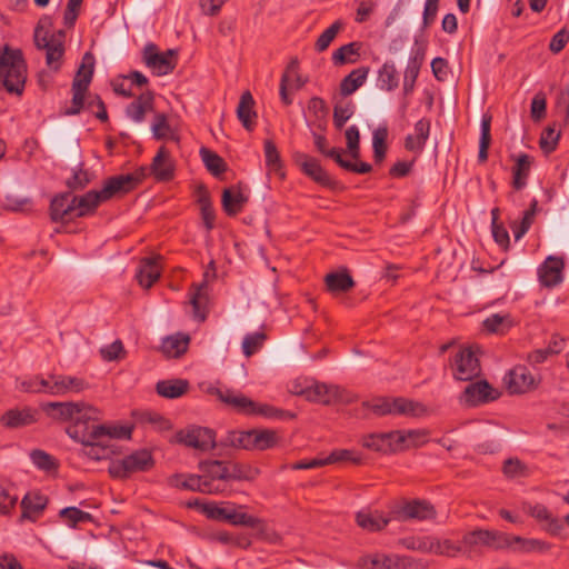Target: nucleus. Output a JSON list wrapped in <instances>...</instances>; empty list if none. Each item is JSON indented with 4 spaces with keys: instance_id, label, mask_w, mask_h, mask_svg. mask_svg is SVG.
<instances>
[{
    "instance_id": "obj_64",
    "label": "nucleus",
    "mask_w": 569,
    "mask_h": 569,
    "mask_svg": "<svg viewBox=\"0 0 569 569\" xmlns=\"http://www.w3.org/2000/svg\"><path fill=\"white\" fill-rule=\"evenodd\" d=\"M93 179V174L82 168H79L72 177L67 180V186L71 190L84 189Z\"/></svg>"
},
{
    "instance_id": "obj_53",
    "label": "nucleus",
    "mask_w": 569,
    "mask_h": 569,
    "mask_svg": "<svg viewBox=\"0 0 569 569\" xmlns=\"http://www.w3.org/2000/svg\"><path fill=\"white\" fill-rule=\"evenodd\" d=\"M201 159L207 170L214 177H219L227 170L224 160L216 152L202 147L200 149Z\"/></svg>"
},
{
    "instance_id": "obj_13",
    "label": "nucleus",
    "mask_w": 569,
    "mask_h": 569,
    "mask_svg": "<svg viewBox=\"0 0 569 569\" xmlns=\"http://www.w3.org/2000/svg\"><path fill=\"white\" fill-rule=\"evenodd\" d=\"M402 436L397 430L389 432L370 433L363 436L361 443L365 448L381 452L396 453L399 451V443L402 442Z\"/></svg>"
},
{
    "instance_id": "obj_1",
    "label": "nucleus",
    "mask_w": 569,
    "mask_h": 569,
    "mask_svg": "<svg viewBox=\"0 0 569 569\" xmlns=\"http://www.w3.org/2000/svg\"><path fill=\"white\" fill-rule=\"evenodd\" d=\"M27 81V63L20 49L0 47V82L12 94L21 96Z\"/></svg>"
},
{
    "instance_id": "obj_61",
    "label": "nucleus",
    "mask_w": 569,
    "mask_h": 569,
    "mask_svg": "<svg viewBox=\"0 0 569 569\" xmlns=\"http://www.w3.org/2000/svg\"><path fill=\"white\" fill-rule=\"evenodd\" d=\"M353 103L351 101L339 102L333 108V123L338 129H341L345 123L353 114Z\"/></svg>"
},
{
    "instance_id": "obj_8",
    "label": "nucleus",
    "mask_w": 569,
    "mask_h": 569,
    "mask_svg": "<svg viewBox=\"0 0 569 569\" xmlns=\"http://www.w3.org/2000/svg\"><path fill=\"white\" fill-rule=\"evenodd\" d=\"M142 60L156 76H166L176 69L178 63V51L174 49H168L160 52L154 43H148L143 48Z\"/></svg>"
},
{
    "instance_id": "obj_34",
    "label": "nucleus",
    "mask_w": 569,
    "mask_h": 569,
    "mask_svg": "<svg viewBox=\"0 0 569 569\" xmlns=\"http://www.w3.org/2000/svg\"><path fill=\"white\" fill-rule=\"evenodd\" d=\"M430 120L427 118L420 119L415 124V133L408 134L405 139V148L408 151L420 152L430 134Z\"/></svg>"
},
{
    "instance_id": "obj_44",
    "label": "nucleus",
    "mask_w": 569,
    "mask_h": 569,
    "mask_svg": "<svg viewBox=\"0 0 569 569\" xmlns=\"http://www.w3.org/2000/svg\"><path fill=\"white\" fill-rule=\"evenodd\" d=\"M80 443L83 445L82 453L92 460L108 459L114 453L112 446L100 437L94 441H80Z\"/></svg>"
},
{
    "instance_id": "obj_33",
    "label": "nucleus",
    "mask_w": 569,
    "mask_h": 569,
    "mask_svg": "<svg viewBox=\"0 0 569 569\" xmlns=\"http://www.w3.org/2000/svg\"><path fill=\"white\" fill-rule=\"evenodd\" d=\"M130 179L131 178L126 177L124 174L108 178L104 181L102 189L99 191L102 200L108 201L112 198L130 192L132 190L130 187Z\"/></svg>"
},
{
    "instance_id": "obj_23",
    "label": "nucleus",
    "mask_w": 569,
    "mask_h": 569,
    "mask_svg": "<svg viewBox=\"0 0 569 569\" xmlns=\"http://www.w3.org/2000/svg\"><path fill=\"white\" fill-rule=\"evenodd\" d=\"M89 385L79 377L54 375L53 383L51 386V396H66L69 393H80L88 389Z\"/></svg>"
},
{
    "instance_id": "obj_31",
    "label": "nucleus",
    "mask_w": 569,
    "mask_h": 569,
    "mask_svg": "<svg viewBox=\"0 0 569 569\" xmlns=\"http://www.w3.org/2000/svg\"><path fill=\"white\" fill-rule=\"evenodd\" d=\"M154 96L151 91L142 92L126 108V114L136 123H141L148 111L152 110Z\"/></svg>"
},
{
    "instance_id": "obj_43",
    "label": "nucleus",
    "mask_w": 569,
    "mask_h": 569,
    "mask_svg": "<svg viewBox=\"0 0 569 569\" xmlns=\"http://www.w3.org/2000/svg\"><path fill=\"white\" fill-rule=\"evenodd\" d=\"M123 459L127 463L130 475L134 472L148 471L154 465L151 452L146 449L134 451Z\"/></svg>"
},
{
    "instance_id": "obj_51",
    "label": "nucleus",
    "mask_w": 569,
    "mask_h": 569,
    "mask_svg": "<svg viewBox=\"0 0 569 569\" xmlns=\"http://www.w3.org/2000/svg\"><path fill=\"white\" fill-rule=\"evenodd\" d=\"M379 87L386 91L398 88V72L393 62H385L378 71Z\"/></svg>"
},
{
    "instance_id": "obj_11",
    "label": "nucleus",
    "mask_w": 569,
    "mask_h": 569,
    "mask_svg": "<svg viewBox=\"0 0 569 569\" xmlns=\"http://www.w3.org/2000/svg\"><path fill=\"white\" fill-rule=\"evenodd\" d=\"M94 415L87 417H76L73 423L67 428V433L77 441H94L98 432L103 429L96 422L101 419V412L99 409L92 407Z\"/></svg>"
},
{
    "instance_id": "obj_62",
    "label": "nucleus",
    "mask_w": 569,
    "mask_h": 569,
    "mask_svg": "<svg viewBox=\"0 0 569 569\" xmlns=\"http://www.w3.org/2000/svg\"><path fill=\"white\" fill-rule=\"evenodd\" d=\"M266 338L267 337L263 332L247 335L242 341V351L244 356L251 357L256 353L263 346Z\"/></svg>"
},
{
    "instance_id": "obj_24",
    "label": "nucleus",
    "mask_w": 569,
    "mask_h": 569,
    "mask_svg": "<svg viewBox=\"0 0 569 569\" xmlns=\"http://www.w3.org/2000/svg\"><path fill=\"white\" fill-rule=\"evenodd\" d=\"M73 196L69 192L56 196L50 203V217L52 221H69L76 218Z\"/></svg>"
},
{
    "instance_id": "obj_40",
    "label": "nucleus",
    "mask_w": 569,
    "mask_h": 569,
    "mask_svg": "<svg viewBox=\"0 0 569 569\" xmlns=\"http://www.w3.org/2000/svg\"><path fill=\"white\" fill-rule=\"evenodd\" d=\"M550 549V545L540 539H528L520 536L511 535L510 549L515 552L529 553V552H546Z\"/></svg>"
},
{
    "instance_id": "obj_7",
    "label": "nucleus",
    "mask_w": 569,
    "mask_h": 569,
    "mask_svg": "<svg viewBox=\"0 0 569 569\" xmlns=\"http://www.w3.org/2000/svg\"><path fill=\"white\" fill-rule=\"evenodd\" d=\"M361 569H420L421 563L408 556L372 553L358 561Z\"/></svg>"
},
{
    "instance_id": "obj_22",
    "label": "nucleus",
    "mask_w": 569,
    "mask_h": 569,
    "mask_svg": "<svg viewBox=\"0 0 569 569\" xmlns=\"http://www.w3.org/2000/svg\"><path fill=\"white\" fill-rule=\"evenodd\" d=\"M563 267L561 258L548 257L538 270L541 284L548 288L559 284L562 281Z\"/></svg>"
},
{
    "instance_id": "obj_15",
    "label": "nucleus",
    "mask_w": 569,
    "mask_h": 569,
    "mask_svg": "<svg viewBox=\"0 0 569 569\" xmlns=\"http://www.w3.org/2000/svg\"><path fill=\"white\" fill-rule=\"evenodd\" d=\"M505 382L512 395L526 393L537 387L535 377L523 366L511 369L505 377Z\"/></svg>"
},
{
    "instance_id": "obj_47",
    "label": "nucleus",
    "mask_w": 569,
    "mask_h": 569,
    "mask_svg": "<svg viewBox=\"0 0 569 569\" xmlns=\"http://www.w3.org/2000/svg\"><path fill=\"white\" fill-rule=\"evenodd\" d=\"M328 290L332 293L347 292L355 286L348 271L328 273L325 278Z\"/></svg>"
},
{
    "instance_id": "obj_48",
    "label": "nucleus",
    "mask_w": 569,
    "mask_h": 569,
    "mask_svg": "<svg viewBox=\"0 0 569 569\" xmlns=\"http://www.w3.org/2000/svg\"><path fill=\"white\" fill-rule=\"evenodd\" d=\"M430 553L446 556V557H456L460 552H465L463 545L456 543L450 539L440 540L438 538L430 537Z\"/></svg>"
},
{
    "instance_id": "obj_14",
    "label": "nucleus",
    "mask_w": 569,
    "mask_h": 569,
    "mask_svg": "<svg viewBox=\"0 0 569 569\" xmlns=\"http://www.w3.org/2000/svg\"><path fill=\"white\" fill-rule=\"evenodd\" d=\"M295 160L302 172L311 178L315 182L326 188L335 187L336 181L321 167L320 162L316 158H312L306 153H297L295 156Z\"/></svg>"
},
{
    "instance_id": "obj_35",
    "label": "nucleus",
    "mask_w": 569,
    "mask_h": 569,
    "mask_svg": "<svg viewBox=\"0 0 569 569\" xmlns=\"http://www.w3.org/2000/svg\"><path fill=\"white\" fill-rule=\"evenodd\" d=\"M529 513L536 520L542 523V528L552 536H557L563 529L560 520L552 516L548 508L541 503H537L529 509Z\"/></svg>"
},
{
    "instance_id": "obj_19",
    "label": "nucleus",
    "mask_w": 569,
    "mask_h": 569,
    "mask_svg": "<svg viewBox=\"0 0 569 569\" xmlns=\"http://www.w3.org/2000/svg\"><path fill=\"white\" fill-rule=\"evenodd\" d=\"M499 397V392L493 389L486 380L468 385L463 391L465 402L469 406L493 401Z\"/></svg>"
},
{
    "instance_id": "obj_6",
    "label": "nucleus",
    "mask_w": 569,
    "mask_h": 569,
    "mask_svg": "<svg viewBox=\"0 0 569 569\" xmlns=\"http://www.w3.org/2000/svg\"><path fill=\"white\" fill-rule=\"evenodd\" d=\"M64 31L59 30L49 34L43 28L38 27L34 31V43L38 49L46 50V62L53 71L60 69L61 60L64 53Z\"/></svg>"
},
{
    "instance_id": "obj_17",
    "label": "nucleus",
    "mask_w": 569,
    "mask_h": 569,
    "mask_svg": "<svg viewBox=\"0 0 569 569\" xmlns=\"http://www.w3.org/2000/svg\"><path fill=\"white\" fill-rule=\"evenodd\" d=\"M169 483L176 488L207 495H217L221 490V488L213 487L210 482H207L203 475H173L169 478Z\"/></svg>"
},
{
    "instance_id": "obj_58",
    "label": "nucleus",
    "mask_w": 569,
    "mask_h": 569,
    "mask_svg": "<svg viewBox=\"0 0 569 569\" xmlns=\"http://www.w3.org/2000/svg\"><path fill=\"white\" fill-rule=\"evenodd\" d=\"M512 326V321L508 315H491L483 321V327L492 333H505Z\"/></svg>"
},
{
    "instance_id": "obj_26",
    "label": "nucleus",
    "mask_w": 569,
    "mask_h": 569,
    "mask_svg": "<svg viewBox=\"0 0 569 569\" xmlns=\"http://www.w3.org/2000/svg\"><path fill=\"white\" fill-rule=\"evenodd\" d=\"M425 61V49L417 48L413 50L403 74V93L409 96L416 86L420 68Z\"/></svg>"
},
{
    "instance_id": "obj_38",
    "label": "nucleus",
    "mask_w": 569,
    "mask_h": 569,
    "mask_svg": "<svg viewBox=\"0 0 569 569\" xmlns=\"http://www.w3.org/2000/svg\"><path fill=\"white\" fill-rule=\"evenodd\" d=\"M190 338L184 333L166 337L161 343V351L167 358H179L187 352Z\"/></svg>"
},
{
    "instance_id": "obj_9",
    "label": "nucleus",
    "mask_w": 569,
    "mask_h": 569,
    "mask_svg": "<svg viewBox=\"0 0 569 569\" xmlns=\"http://www.w3.org/2000/svg\"><path fill=\"white\" fill-rule=\"evenodd\" d=\"M42 411L52 420L60 422L73 421L76 417H87L94 415L92 406L86 402H46L41 405Z\"/></svg>"
},
{
    "instance_id": "obj_5",
    "label": "nucleus",
    "mask_w": 569,
    "mask_h": 569,
    "mask_svg": "<svg viewBox=\"0 0 569 569\" xmlns=\"http://www.w3.org/2000/svg\"><path fill=\"white\" fill-rule=\"evenodd\" d=\"M362 406L371 410L378 417L387 415L417 416L423 411V407L420 403L406 398L391 399L379 397L362 402Z\"/></svg>"
},
{
    "instance_id": "obj_10",
    "label": "nucleus",
    "mask_w": 569,
    "mask_h": 569,
    "mask_svg": "<svg viewBox=\"0 0 569 569\" xmlns=\"http://www.w3.org/2000/svg\"><path fill=\"white\" fill-rule=\"evenodd\" d=\"M450 368L453 378L460 381H471L481 373L480 360L470 347L459 349Z\"/></svg>"
},
{
    "instance_id": "obj_59",
    "label": "nucleus",
    "mask_w": 569,
    "mask_h": 569,
    "mask_svg": "<svg viewBox=\"0 0 569 569\" xmlns=\"http://www.w3.org/2000/svg\"><path fill=\"white\" fill-rule=\"evenodd\" d=\"M323 459L326 466L345 461H350L355 465L361 463V457L357 455L356 451L349 449L333 450L327 458Z\"/></svg>"
},
{
    "instance_id": "obj_49",
    "label": "nucleus",
    "mask_w": 569,
    "mask_h": 569,
    "mask_svg": "<svg viewBox=\"0 0 569 569\" xmlns=\"http://www.w3.org/2000/svg\"><path fill=\"white\" fill-rule=\"evenodd\" d=\"M260 473V470L248 463L228 462V481L244 480L253 481Z\"/></svg>"
},
{
    "instance_id": "obj_42",
    "label": "nucleus",
    "mask_w": 569,
    "mask_h": 569,
    "mask_svg": "<svg viewBox=\"0 0 569 569\" xmlns=\"http://www.w3.org/2000/svg\"><path fill=\"white\" fill-rule=\"evenodd\" d=\"M47 498L38 493H28L21 501V518L34 520L46 508Z\"/></svg>"
},
{
    "instance_id": "obj_20",
    "label": "nucleus",
    "mask_w": 569,
    "mask_h": 569,
    "mask_svg": "<svg viewBox=\"0 0 569 569\" xmlns=\"http://www.w3.org/2000/svg\"><path fill=\"white\" fill-rule=\"evenodd\" d=\"M161 256L142 258L136 273L139 284L149 289L161 276Z\"/></svg>"
},
{
    "instance_id": "obj_54",
    "label": "nucleus",
    "mask_w": 569,
    "mask_h": 569,
    "mask_svg": "<svg viewBox=\"0 0 569 569\" xmlns=\"http://www.w3.org/2000/svg\"><path fill=\"white\" fill-rule=\"evenodd\" d=\"M346 23L342 20H336L330 27H328L317 39L315 49L318 52L326 51L331 42L336 39L338 33L345 29Z\"/></svg>"
},
{
    "instance_id": "obj_21",
    "label": "nucleus",
    "mask_w": 569,
    "mask_h": 569,
    "mask_svg": "<svg viewBox=\"0 0 569 569\" xmlns=\"http://www.w3.org/2000/svg\"><path fill=\"white\" fill-rule=\"evenodd\" d=\"M149 173L154 177L157 181H170L174 176V164L170 158L169 151L164 147H160L157 154L153 157L149 168Z\"/></svg>"
},
{
    "instance_id": "obj_39",
    "label": "nucleus",
    "mask_w": 569,
    "mask_h": 569,
    "mask_svg": "<svg viewBox=\"0 0 569 569\" xmlns=\"http://www.w3.org/2000/svg\"><path fill=\"white\" fill-rule=\"evenodd\" d=\"M76 217H84L94 212L97 207L104 202L99 191L90 190L82 196H73Z\"/></svg>"
},
{
    "instance_id": "obj_2",
    "label": "nucleus",
    "mask_w": 569,
    "mask_h": 569,
    "mask_svg": "<svg viewBox=\"0 0 569 569\" xmlns=\"http://www.w3.org/2000/svg\"><path fill=\"white\" fill-rule=\"evenodd\" d=\"M511 535L489 529H476L463 535L461 543L465 547V553L472 556L479 553L481 548L501 551L510 549Z\"/></svg>"
},
{
    "instance_id": "obj_29",
    "label": "nucleus",
    "mask_w": 569,
    "mask_h": 569,
    "mask_svg": "<svg viewBox=\"0 0 569 569\" xmlns=\"http://www.w3.org/2000/svg\"><path fill=\"white\" fill-rule=\"evenodd\" d=\"M209 302V290L207 281L200 284H192L190 290V303L193 309V316L199 321H204L207 317V307Z\"/></svg>"
},
{
    "instance_id": "obj_52",
    "label": "nucleus",
    "mask_w": 569,
    "mask_h": 569,
    "mask_svg": "<svg viewBox=\"0 0 569 569\" xmlns=\"http://www.w3.org/2000/svg\"><path fill=\"white\" fill-rule=\"evenodd\" d=\"M151 131L153 133L154 139L157 140H178V136L169 124L168 117L164 113H156L153 122L151 124Z\"/></svg>"
},
{
    "instance_id": "obj_46",
    "label": "nucleus",
    "mask_w": 569,
    "mask_h": 569,
    "mask_svg": "<svg viewBox=\"0 0 569 569\" xmlns=\"http://www.w3.org/2000/svg\"><path fill=\"white\" fill-rule=\"evenodd\" d=\"M361 43L350 42L341 46L332 53V62L335 66H343L355 63L360 56Z\"/></svg>"
},
{
    "instance_id": "obj_55",
    "label": "nucleus",
    "mask_w": 569,
    "mask_h": 569,
    "mask_svg": "<svg viewBox=\"0 0 569 569\" xmlns=\"http://www.w3.org/2000/svg\"><path fill=\"white\" fill-rule=\"evenodd\" d=\"M491 116L485 114L481 120V136L479 141L478 160L485 162L488 159V149L491 142L490 134Z\"/></svg>"
},
{
    "instance_id": "obj_36",
    "label": "nucleus",
    "mask_w": 569,
    "mask_h": 569,
    "mask_svg": "<svg viewBox=\"0 0 569 569\" xmlns=\"http://www.w3.org/2000/svg\"><path fill=\"white\" fill-rule=\"evenodd\" d=\"M94 69V57L91 52H86L82 57V62L77 71L72 82V91L87 92L91 82Z\"/></svg>"
},
{
    "instance_id": "obj_37",
    "label": "nucleus",
    "mask_w": 569,
    "mask_h": 569,
    "mask_svg": "<svg viewBox=\"0 0 569 569\" xmlns=\"http://www.w3.org/2000/svg\"><path fill=\"white\" fill-rule=\"evenodd\" d=\"M254 100L250 91H244L237 107V117L242 123L243 128L248 131H252L254 128V119L257 113L253 110Z\"/></svg>"
},
{
    "instance_id": "obj_30",
    "label": "nucleus",
    "mask_w": 569,
    "mask_h": 569,
    "mask_svg": "<svg viewBox=\"0 0 569 569\" xmlns=\"http://www.w3.org/2000/svg\"><path fill=\"white\" fill-rule=\"evenodd\" d=\"M248 200L249 197L240 188L231 187L223 190L221 202L224 212L233 217L242 211Z\"/></svg>"
},
{
    "instance_id": "obj_32",
    "label": "nucleus",
    "mask_w": 569,
    "mask_h": 569,
    "mask_svg": "<svg viewBox=\"0 0 569 569\" xmlns=\"http://www.w3.org/2000/svg\"><path fill=\"white\" fill-rule=\"evenodd\" d=\"M511 159L515 161L512 167V187L516 190H521L527 184L533 159L527 153L511 156Z\"/></svg>"
},
{
    "instance_id": "obj_25",
    "label": "nucleus",
    "mask_w": 569,
    "mask_h": 569,
    "mask_svg": "<svg viewBox=\"0 0 569 569\" xmlns=\"http://www.w3.org/2000/svg\"><path fill=\"white\" fill-rule=\"evenodd\" d=\"M397 513L399 518L403 520H427L432 519L436 516L433 506L425 500H413L407 502L397 511Z\"/></svg>"
},
{
    "instance_id": "obj_56",
    "label": "nucleus",
    "mask_w": 569,
    "mask_h": 569,
    "mask_svg": "<svg viewBox=\"0 0 569 569\" xmlns=\"http://www.w3.org/2000/svg\"><path fill=\"white\" fill-rule=\"evenodd\" d=\"M102 427V431L98 432L97 439L100 437L108 443L112 439H130L132 433V427L130 426H107L99 425Z\"/></svg>"
},
{
    "instance_id": "obj_28",
    "label": "nucleus",
    "mask_w": 569,
    "mask_h": 569,
    "mask_svg": "<svg viewBox=\"0 0 569 569\" xmlns=\"http://www.w3.org/2000/svg\"><path fill=\"white\" fill-rule=\"evenodd\" d=\"M357 525L369 532H377L382 530L389 522L390 518L382 512L369 509H363L356 515Z\"/></svg>"
},
{
    "instance_id": "obj_63",
    "label": "nucleus",
    "mask_w": 569,
    "mask_h": 569,
    "mask_svg": "<svg viewBox=\"0 0 569 569\" xmlns=\"http://www.w3.org/2000/svg\"><path fill=\"white\" fill-rule=\"evenodd\" d=\"M126 353L127 352L121 340H116L100 349V355L106 361H117L123 359Z\"/></svg>"
},
{
    "instance_id": "obj_57",
    "label": "nucleus",
    "mask_w": 569,
    "mask_h": 569,
    "mask_svg": "<svg viewBox=\"0 0 569 569\" xmlns=\"http://www.w3.org/2000/svg\"><path fill=\"white\" fill-rule=\"evenodd\" d=\"M502 472L508 479H519L529 476V469L518 458H509L503 462Z\"/></svg>"
},
{
    "instance_id": "obj_41",
    "label": "nucleus",
    "mask_w": 569,
    "mask_h": 569,
    "mask_svg": "<svg viewBox=\"0 0 569 569\" xmlns=\"http://www.w3.org/2000/svg\"><path fill=\"white\" fill-rule=\"evenodd\" d=\"M369 71V67H360L352 70L341 80L340 93L347 97L357 91L366 82Z\"/></svg>"
},
{
    "instance_id": "obj_27",
    "label": "nucleus",
    "mask_w": 569,
    "mask_h": 569,
    "mask_svg": "<svg viewBox=\"0 0 569 569\" xmlns=\"http://www.w3.org/2000/svg\"><path fill=\"white\" fill-rule=\"evenodd\" d=\"M36 421V411L31 408L10 409L0 418L1 425L10 429L30 426Z\"/></svg>"
},
{
    "instance_id": "obj_45",
    "label": "nucleus",
    "mask_w": 569,
    "mask_h": 569,
    "mask_svg": "<svg viewBox=\"0 0 569 569\" xmlns=\"http://www.w3.org/2000/svg\"><path fill=\"white\" fill-rule=\"evenodd\" d=\"M189 382L183 379H171L159 381L156 386L157 392L168 399H176L188 391Z\"/></svg>"
},
{
    "instance_id": "obj_4",
    "label": "nucleus",
    "mask_w": 569,
    "mask_h": 569,
    "mask_svg": "<svg viewBox=\"0 0 569 569\" xmlns=\"http://www.w3.org/2000/svg\"><path fill=\"white\" fill-rule=\"evenodd\" d=\"M296 395L305 396L308 401L321 405L350 403L353 398L349 391L337 385H327L323 382H313L310 386L298 389L295 387Z\"/></svg>"
},
{
    "instance_id": "obj_3",
    "label": "nucleus",
    "mask_w": 569,
    "mask_h": 569,
    "mask_svg": "<svg viewBox=\"0 0 569 569\" xmlns=\"http://www.w3.org/2000/svg\"><path fill=\"white\" fill-rule=\"evenodd\" d=\"M278 442L277 432L269 429H252L246 431H229L224 443L246 450H267Z\"/></svg>"
},
{
    "instance_id": "obj_16",
    "label": "nucleus",
    "mask_w": 569,
    "mask_h": 569,
    "mask_svg": "<svg viewBox=\"0 0 569 569\" xmlns=\"http://www.w3.org/2000/svg\"><path fill=\"white\" fill-rule=\"evenodd\" d=\"M200 470L207 482L213 487L221 488L218 493H227L229 491L228 481V462L221 460H210L200 463Z\"/></svg>"
},
{
    "instance_id": "obj_60",
    "label": "nucleus",
    "mask_w": 569,
    "mask_h": 569,
    "mask_svg": "<svg viewBox=\"0 0 569 569\" xmlns=\"http://www.w3.org/2000/svg\"><path fill=\"white\" fill-rule=\"evenodd\" d=\"M228 522L233 526H243L249 528H259L263 521L260 518L248 515L246 512H237L236 510H230Z\"/></svg>"
},
{
    "instance_id": "obj_50",
    "label": "nucleus",
    "mask_w": 569,
    "mask_h": 569,
    "mask_svg": "<svg viewBox=\"0 0 569 569\" xmlns=\"http://www.w3.org/2000/svg\"><path fill=\"white\" fill-rule=\"evenodd\" d=\"M402 436V442L399 443V451L410 448L421 447L428 441V431L425 429L397 430Z\"/></svg>"
},
{
    "instance_id": "obj_12",
    "label": "nucleus",
    "mask_w": 569,
    "mask_h": 569,
    "mask_svg": "<svg viewBox=\"0 0 569 569\" xmlns=\"http://www.w3.org/2000/svg\"><path fill=\"white\" fill-rule=\"evenodd\" d=\"M177 441L200 451H208L216 447L213 430L204 427H191L180 430L177 433Z\"/></svg>"
},
{
    "instance_id": "obj_18",
    "label": "nucleus",
    "mask_w": 569,
    "mask_h": 569,
    "mask_svg": "<svg viewBox=\"0 0 569 569\" xmlns=\"http://www.w3.org/2000/svg\"><path fill=\"white\" fill-rule=\"evenodd\" d=\"M211 393L216 395L220 401L239 413L251 415L256 407V402L253 400L246 397L243 393L231 389L216 388Z\"/></svg>"
}]
</instances>
